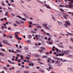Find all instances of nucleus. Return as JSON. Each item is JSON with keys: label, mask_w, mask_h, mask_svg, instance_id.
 I'll return each instance as SVG.
<instances>
[{"label": "nucleus", "mask_w": 73, "mask_h": 73, "mask_svg": "<svg viewBox=\"0 0 73 73\" xmlns=\"http://www.w3.org/2000/svg\"><path fill=\"white\" fill-rule=\"evenodd\" d=\"M8 15V13H7V12H6L5 14L4 15H5V16H7V15Z\"/></svg>", "instance_id": "nucleus-37"}, {"label": "nucleus", "mask_w": 73, "mask_h": 73, "mask_svg": "<svg viewBox=\"0 0 73 73\" xmlns=\"http://www.w3.org/2000/svg\"><path fill=\"white\" fill-rule=\"evenodd\" d=\"M29 28H31L32 27V25H29Z\"/></svg>", "instance_id": "nucleus-59"}, {"label": "nucleus", "mask_w": 73, "mask_h": 73, "mask_svg": "<svg viewBox=\"0 0 73 73\" xmlns=\"http://www.w3.org/2000/svg\"><path fill=\"white\" fill-rule=\"evenodd\" d=\"M3 69L5 70H8V68L5 67H3Z\"/></svg>", "instance_id": "nucleus-18"}, {"label": "nucleus", "mask_w": 73, "mask_h": 73, "mask_svg": "<svg viewBox=\"0 0 73 73\" xmlns=\"http://www.w3.org/2000/svg\"><path fill=\"white\" fill-rule=\"evenodd\" d=\"M65 23H66V24H64L65 27H68V26H70V22L67 21H65Z\"/></svg>", "instance_id": "nucleus-2"}, {"label": "nucleus", "mask_w": 73, "mask_h": 73, "mask_svg": "<svg viewBox=\"0 0 73 73\" xmlns=\"http://www.w3.org/2000/svg\"><path fill=\"white\" fill-rule=\"evenodd\" d=\"M24 60V58H21V59H20L21 61V60Z\"/></svg>", "instance_id": "nucleus-54"}, {"label": "nucleus", "mask_w": 73, "mask_h": 73, "mask_svg": "<svg viewBox=\"0 0 73 73\" xmlns=\"http://www.w3.org/2000/svg\"><path fill=\"white\" fill-rule=\"evenodd\" d=\"M8 61L9 62H10V64H15V63H14L13 62H12L10 60H8Z\"/></svg>", "instance_id": "nucleus-10"}, {"label": "nucleus", "mask_w": 73, "mask_h": 73, "mask_svg": "<svg viewBox=\"0 0 73 73\" xmlns=\"http://www.w3.org/2000/svg\"><path fill=\"white\" fill-rule=\"evenodd\" d=\"M20 22L21 24H24V21H21Z\"/></svg>", "instance_id": "nucleus-51"}, {"label": "nucleus", "mask_w": 73, "mask_h": 73, "mask_svg": "<svg viewBox=\"0 0 73 73\" xmlns=\"http://www.w3.org/2000/svg\"><path fill=\"white\" fill-rule=\"evenodd\" d=\"M43 26H47V24L43 23L42 24Z\"/></svg>", "instance_id": "nucleus-34"}, {"label": "nucleus", "mask_w": 73, "mask_h": 73, "mask_svg": "<svg viewBox=\"0 0 73 73\" xmlns=\"http://www.w3.org/2000/svg\"><path fill=\"white\" fill-rule=\"evenodd\" d=\"M8 9H9V10H12V8L9 7H8Z\"/></svg>", "instance_id": "nucleus-42"}, {"label": "nucleus", "mask_w": 73, "mask_h": 73, "mask_svg": "<svg viewBox=\"0 0 73 73\" xmlns=\"http://www.w3.org/2000/svg\"><path fill=\"white\" fill-rule=\"evenodd\" d=\"M7 45H9V46H12V44H11L9 43H8L7 44Z\"/></svg>", "instance_id": "nucleus-38"}, {"label": "nucleus", "mask_w": 73, "mask_h": 73, "mask_svg": "<svg viewBox=\"0 0 73 73\" xmlns=\"http://www.w3.org/2000/svg\"><path fill=\"white\" fill-rule=\"evenodd\" d=\"M16 23L17 24H19V25H20L21 24V23H20V22H19L18 21H16Z\"/></svg>", "instance_id": "nucleus-19"}, {"label": "nucleus", "mask_w": 73, "mask_h": 73, "mask_svg": "<svg viewBox=\"0 0 73 73\" xmlns=\"http://www.w3.org/2000/svg\"><path fill=\"white\" fill-rule=\"evenodd\" d=\"M7 45H9V46H12V44H11L9 43H8L7 44Z\"/></svg>", "instance_id": "nucleus-39"}, {"label": "nucleus", "mask_w": 73, "mask_h": 73, "mask_svg": "<svg viewBox=\"0 0 73 73\" xmlns=\"http://www.w3.org/2000/svg\"><path fill=\"white\" fill-rule=\"evenodd\" d=\"M56 59H57L58 60H56V61H59V60H61V59L60 58H56Z\"/></svg>", "instance_id": "nucleus-41"}, {"label": "nucleus", "mask_w": 73, "mask_h": 73, "mask_svg": "<svg viewBox=\"0 0 73 73\" xmlns=\"http://www.w3.org/2000/svg\"><path fill=\"white\" fill-rule=\"evenodd\" d=\"M0 56H4V54L3 53L0 52Z\"/></svg>", "instance_id": "nucleus-17"}, {"label": "nucleus", "mask_w": 73, "mask_h": 73, "mask_svg": "<svg viewBox=\"0 0 73 73\" xmlns=\"http://www.w3.org/2000/svg\"><path fill=\"white\" fill-rule=\"evenodd\" d=\"M1 28H2V29L4 30V27L3 26H2L1 27Z\"/></svg>", "instance_id": "nucleus-60"}, {"label": "nucleus", "mask_w": 73, "mask_h": 73, "mask_svg": "<svg viewBox=\"0 0 73 73\" xmlns=\"http://www.w3.org/2000/svg\"><path fill=\"white\" fill-rule=\"evenodd\" d=\"M23 14H24V15L26 17V18H27V19H28L29 18V17H28V15H26L24 13H23Z\"/></svg>", "instance_id": "nucleus-13"}, {"label": "nucleus", "mask_w": 73, "mask_h": 73, "mask_svg": "<svg viewBox=\"0 0 73 73\" xmlns=\"http://www.w3.org/2000/svg\"><path fill=\"white\" fill-rule=\"evenodd\" d=\"M70 40L71 41H73V38H70Z\"/></svg>", "instance_id": "nucleus-45"}, {"label": "nucleus", "mask_w": 73, "mask_h": 73, "mask_svg": "<svg viewBox=\"0 0 73 73\" xmlns=\"http://www.w3.org/2000/svg\"><path fill=\"white\" fill-rule=\"evenodd\" d=\"M54 60H52V64H54Z\"/></svg>", "instance_id": "nucleus-61"}, {"label": "nucleus", "mask_w": 73, "mask_h": 73, "mask_svg": "<svg viewBox=\"0 0 73 73\" xmlns=\"http://www.w3.org/2000/svg\"><path fill=\"white\" fill-rule=\"evenodd\" d=\"M35 26L37 27H38V28H40V29H41V27H40V25L38 24H35Z\"/></svg>", "instance_id": "nucleus-9"}, {"label": "nucleus", "mask_w": 73, "mask_h": 73, "mask_svg": "<svg viewBox=\"0 0 73 73\" xmlns=\"http://www.w3.org/2000/svg\"><path fill=\"white\" fill-rule=\"evenodd\" d=\"M47 36H48L49 37H51V36H52V35H50V34H49V35H47Z\"/></svg>", "instance_id": "nucleus-48"}, {"label": "nucleus", "mask_w": 73, "mask_h": 73, "mask_svg": "<svg viewBox=\"0 0 73 73\" xmlns=\"http://www.w3.org/2000/svg\"><path fill=\"white\" fill-rule=\"evenodd\" d=\"M3 42L4 44H7L8 43V42L7 41V40H3Z\"/></svg>", "instance_id": "nucleus-11"}, {"label": "nucleus", "mask_w": 73, "mask_h": 73, "mask_svg": "<svg viewBox=\"0 0 73 73\" xmlns=\"http://www.w3.org/2000/svg\"><path fill=\"white\" fill-rule=\"evenodd\" d=\"M20 34V32H16L15 33V36L16 38H17V37H18V35Z\"/></svg>", "instance_id": "nucleus-5"}, {"label": "nucleus", "mask_w": 73, "mask_h": 73, "mask_svg": "<svg viewBox=\"0 0 73 73\" xmlns=\"http://www.w3.org/2000/svg\"><path fill=\"white\" fill-rule=\"evenodd\" d=\"M4 2H3L2 3V5H3V6H5V4H4Z\"/></svg>", "instance_id": "nucleus-36"}, {"label": "nucleus", "mask_w": 73, "mask_h": 73, "mask_svg": "<svg viewBox=\"0 0 73 73\" xmlns=\"http://www.w3.org/2000/svg\"><path fill=\"white\" fill-rule=\"evenodd\" d=\"M16 73H20V72L19 71H17L16 72Z\"/></svg>", "instance_id": "nucleus-52"}, {"label": "nucleus", "mask_w": 73, "mask_h": 73, "mask_svg": "<svg viewBox=\"0 0 73 73\" xmlns=\"http://www.w3.org/2000/svg\"><path fill=\"white\" fill-rule=\"evenodd\" d=\"M59 6L60 7H64L63 5H59Z\"/></svg>", "instance_id": "nucleus-53"}, {"label": "nucleus", "mask_w": 73, "mask_h": 73, "mask_svg": "<svg viewBox=\"0 0 73 73\" xmlns=\"http://www.w3.org/2000/svg\"><path fill=\"white\" fill-rule=\"evenodd\" d=\"M55 50H56V52H59V50H58V48H55Z\"/></svg>", "instance_id": "nucleus-35"}, {"label": "nucleus", "mask_w": 73, "mask_h": 73, "mask_svg": "<svg viewBox=\"0 0 73 73\" xmlns=\"http://www.w3.org/2000/svg\"><path fill=\"white\" fill-rule=\"evenodd\" d=\"M40 48L42 50H45V48L44 47H41Z\"/></svg>", "instance_id": "nucleus-15"}, {"label": "nucleus", "mask_w": 73, "mask_h": 73, "mask_svg": "<svg viewBox=\"0 0 73 73\" xmlns=\"http://www.w3.org/2000/svg\"><path fill=\"white\" fill-rule=\"evenodd\" d=\"M1 50L3 52H5V49H4L3 48H1Z\"/></svg>", "instance_id": "nucleus-29"}, {"label": "nucleus", "mask_w": 73, "mask_h": 73, "mask_svg": "<svg viewBox=\"0 0 73 73\" xmlns=\"http://www.w3.org/2000/svg\"><path fill=\"white\" fill-rule=\"evenodd\" d=\"M69 7L70 8H72V5H70L69 6Z\"/></svg>", "instance_id": "nucleus-44"}, {"label": "nucleus", "mask_w": 73, "mask_h": 73, "mask_svg": "<svg viewBox=\"0 0 73 73\" xmlns=\"http://www.w3.org/2000/svg\"><path fill=\"white\" fill-rule=\"evenodd\" d=\"M44 5H45V6L46 7H47V8H48L49 9V8H50V7H49V6H48V5L44 3Z\"/></svg>", "instance_id": "nucleus-14"}, {"label": "nucleus", "mask_w": 73, "mask_h": 73, "mask_svg": "<svg viewBox=\"0 0 73 73\" xmlns=\"http://www.w3.org/2000/svg\"><path fill=\"white\" fill-rule=\"evenodd\" d=\"M44 27H45V28H46V29H47L50 30V29L47 26H45Z\"/></svg>", "instance_id": "nucleus-33"}, {"label": "nucleus", "mask_w": 73, "mask_h": 73, "mask_svg": "<svg viewBox=\"0 0 73 73\" xmlns=\"http://www.w3.org/2000/svg\"><path fill=\"white\" fill-rule=\"evenodd\" d=\"M39 71H40V72H42V73H44V72H45L44 70L41 68H40L39 69Z\"/></svg>", "instance_id": "nucleus-8"}, {"label": "nucleus", "mask_w": 73, "mask_h": 73, "mask_svg": "<svg viewBox=\"0 0 73 73\" xmlns=\"http://www.w3.org/2000/svg\"><path fill=\"white\" fill-rule=\"evenodd\" d=\"M63 16L64 17H65V19H68V18L66 16Z\"/></svg>", "instance_id": "nucleus-55"}, {"label": "nucleus", "mask_w": 73, "mask_h": 73, "mask_svg": "<svg viewBox=\"0 0 73 73\" xmlns=\"http://www.w3.org/2000/svg\"><path fill=\"white\" fill-rule=\"evenodd\" d=\"M60 60L61 61H62V62H65V61H67L66 60H62V59H60Z\"/></svg>", "instance_id": "nucleus-28"}, {"label": "nucleus", "mask_w": 73, "mask_h": 73, "mask_svg": "<svg viewBox=\"0 0 73 73\" xmlns=\"http://www.w3.org/2000/svg\"><path fill=\"white\" fill-rule=\"evenodd\" d=\"M27 63H29V66H34V64H33V62H31V61H30L29 60H27Z\"/></svg>", "instance_id": "nucleus-3"}, {"label": "nucleus", "mask_w": 73, "mask_h": 73, "mask_svg": "<svg viewBox=\"0 0 73 73\" xmlns=\"http://www.w3.org/2000/svg\"><path fill=\"white\" fill-rule=\"evenodd\" d=\"M70 53V50H66L65 51L62 52L61 53H64V54H67V53L69 54Z\"/></svg>", "instance_id": "nucleus-4"}, {"label": "nucleus", "mask_w": 73, "mask_h": 73, "mask_svg": "<svg viewBox=\"0 0 73 73\" xmlns=\"http://www.w3.org/2000/svg\"><path fill=\"white\" fill-rule=\"evenodd\" d=\"M17 40H22V39L21 38H19V37H17Z\"/></svg>", "instance_id": "nucleus-27"}, {"label": "nucleus", "mask_w": 73, "mask_h": 73, "mask_svg": "<svg viewBox=\"0 0 73 73\" xmlns=\"http://www.w3.org/2000/svg\"><path fill=\"white\" fill-rule=\"evenodd\" d=\"M58 23L60 25L61 24H62V23H61V22H59V21H58Z\"/></svg>", "instance_id": "nucleus-47"}, {"label": "nucleus", "mask_w": 73, "mask_h": 73, "mask_svg": "<svg viewBox=\"0 0 73 73\" xmlns=\"http://www.w3.org/2000/svg\"><path fill=\"white\" fill-rule=\"evenodd\" d=\"M17 61V62H21V61H21V60H18Z\"/></svg>", "instance_id": "nucleus-56"}, {"label": "nucleus", "mask_w": 73, "mask_h": 73, "mask_svg": "<svg viewBox=\"0 0 73 73\" xmlns=\"http://www.w3.org/2000/svg\"><path fill=\"white\" fill-rule=\"evenodd\" d=\"M25 50H28V48L27 47H25Z\"/></svg>", "instance_id": "nucleus-46"}, {"label": "nucleus", "mask_w": 73, "mask_h": 73, "mask_svg": "<svg viewBox=\"0 0 73 73\" xmlns=\"http://www.w3.org/2000/svg\"><path fill=\"white\" fill-rule=\"evenodd\" d=\"M22 19L23 20H24V21H26V19H25L24 18H22Z\"/></svg>", "instance_id": "nucleus-58"}, {"label": "nucleus", "mask_w": 73, "mask_h": 73, "mask_svg": "<svg viewBox=\"0 0 73 73\" xmlns=\"http://www.w3.org/2000/svg\"><path fill=\"white\" fill-rule=\"evenodd\" d=\"M55 64L58 65V66H62V62L60 60H55Z\"/></svg>", "instance_id": "nucleus-1"}, {"label": "nucleus", "mask_w": 73, "mask_h": 73, "mask_svg": "<svg viewBox=\"0 0 73 73\" xmlns=\"http://www.w3.org/2000/svg\"><path fill=\"white\" fill-rule=\"evenodd\" d=\"M0 73H4V71H3L2 72H0Z\"/></svg>", "instance_id": "nucleus-64"}, {"label": "nucleus", "mask_w": 73, "mask_h": 73, "mask_svg": "<svg viewBox=\"0 0 73 73\" xmlns=\"http://www.w3.org/2000/svg\"><path fill=\"white\" fill-rule=\"evenodd\" d=\"M38 35H35V37H36V38H38Z\"/></svg>", "instance_id": "nucleus-57"}, {"label": "nucleus", "mask_w": 73, "mask_h": 73, "mask_svg": "<svg viewBox=\"0 0 73 73\" xmlns=\"http://www.w3.org/2000/svg\"><path fill=\"white\" fill-rule=\"evenodd\" d=\"M13 25L15 26V27H17V25L15 23H14L13 24Z\"/></svg>", "instance_id": "nucleus-49"}, {"label": "nucleus", "mask_w": 73, "mask_h": 73, "mask_svg": "<svg viewBox=\"0 0 73 73\" xmlns=\"http://www.w3.org/2000/svg\"><path fill=\"white\" fill-rule=\"evenodd\" d=\"M25 68L26 69H30V68H29V66H25Z\"/></svg>", "instance_id": "nucleus-16"}, {"label": "nucleus", "mask_w": 73, "mask_h": 73, "mask_svg": "<svg viewBox=\"0 0 73 73\" xmlns=\"http://www.w3.org/2000/svg\"><path fill=\"white\" fill-rule=\"evenodd\" d=\"M8 29L9 30H11V29L10 27H8Z\"/></svg>", "instance_id": "nucleus-63"}, {"label": "nucleus", "mask_w": 73, "mask_h": 73, "mask_svg": "<svg viewBox=\"0 0 73 73\" xmlns=\"http://www.w3.org/2000/svg\"><path fill=\"white\" fill-rule=\"evenodd\" d=\"M24 73H29V71H24Z\"/></svg>", "instance_id": "nucleus-30"}, {"label": "nucleus", "mask_w": 73, "mask_h": 73, "mask_svg": "<svg viewBox=\"0 0 73 73\" xmlns=\"http://www.w3.org/2000/svg\"><path fill=\"white\" fill-rule=\"evenodd\" d=\"M27 58V59H28L29 60L31 59V58L29 57L28 56L26 57Z\"/></svg>", "instance_id": "nucleus-43"}, {"label": "nucleus", "mask_w": 73, "mask_h": 73, "mask_svg": "<svg viewBox=\"0 0 73 73\" xmlns=\"http://www.w3.org/2000/svg\"><path fill=\"white\" fill-rule=\"evenodd\" d=\"M43 33L44 34H45V35H49V33H48L46 32H44Z\"/></svg>", "instance_id": "nucleus-22"}, {"label": "nucleus", "mask_w": 73, "mask_h": 73, "mask_svg": "<svg viewBox=\"0 0 73 73\" xmlns=\"http://www.w3.org/2000/svg\"><path fill=\"white\" fill-rule=\"evenodd\" d=\"M51 60V59H50V58L48 59L47 60L48 62H50Z\"/></svg>", "instance_id": "nucleus-32"}, {"label": "nucleus", "mask_w": 73, "mask_h": 73, "mask_svg": "<svg viewBox=\"0 0 73 73\" xmlns=\"http://www.w3.org/2000/svg\"><path fill=\"white\" fill-rule=\"evenodd\" d=\"M48 41H50V40H51V38H48Z\"/></svg>", "instance_id": "nucleus-50"}, {"label": "nucleus", "mask_w": 73, "mask_h": 73, "mask_svg": "<svg viewBox=\"0 0 73 73\" xmlns=\"http://www.w3.org/2000/svg\"><path fill=\"white\" fill-rule=\"evenodd\" d=\"M48 57V56H44L42 57V58H47Z\"/></svg>", "instance_id": "nucleus-23"}, {"label": "nucleus", "mask_w": 73, "mask_h": 73, "mask_svg": "<svg viewBox=\"0 0 73 73\" xmlns=\"http://www.w3.org/2000/svg\"><path fill=\"white\" fill-rule=\"evenodd\" d=\"M26 41L27 42H28V43H29V44L31 43V41L30 40H27Z\"/></svg>", "instance_id": "nucleus-24"}, {"label": "nucleus", "mask_w": 73, "mask_h": 73, "mask_svg": "<svg viewBox=\"0 0 73 73\" xmlns=\"http://www.w3.org/2000/svg\"><path fill=\"white\" fill-rule=\"evenodd\" d=\"M16 51H17V52H21V50H18V49H17V50H16Z\"/></svg>", "instance_id": "nucleus-26"}, {"label": "nucleus", "mask_w": 73, "mask_h": 73, "mask_svg": "<svg viewBox=\"0 0 73 73\" xmlns=\"http://www.w3.org/2000/svg\"><path fill=\"white\" fill-rule=\"evenodd\" d=\"M52 18L55 21V17H53V16H52Z\"/></svg>", "instance_id": "nucleus-31"}, {"label": "nucleus", "mask_w": 73, "mask_h": 73, "mask_svg": "<svg viewBox=\"0 0 73 73\" xmlns=\"http://www.w3.org/2000/svg\"><path fill=\"white\" fill-rule=\"evenodd\" d=\"M7 37H9V38H13L12 35H7Z\"/></svg>", "instance_id": "nucleus-7"}, {"label": "nucleus", "mask_w": 73, "mask_h": 73, "mask_svg": "<svg viewBox=\"0 0 73 73\" xmlns=\"http://www.w3.org/2000/svg\"><path fill=\"white\" fill-rule=\"evenodd\" d=\"M70 1V0H64V1L66 2H67V1ZM73 3V0H71V2H68L69 4H72Z\"/></svg>", "instance_id": "nucleus-6"}, {"label": "nucleus", "mask_w": 73, "mask_h": 73, "mask_svg": "<svg viewBox=\"0 0 73 73\" xmlns=\"http://www.w3.org/2000/svg\"><path fill=\"white\" fill-rule=\"evenodd\" d=\"M35 57H39L40 56L37 54H36L35 55Z\"/></svg>", "instance_id": "nucleus-21"}, {"label": "nucleus", "mask_w": 73, "mask_h": 73, "mask_svg": "<svg viewBox=\"0 0 73 73\" xmlns=\"http://www.w3.org/2000/svg\"><path fill=\"white\" fill-rule=\"evenodd\" d=\"M6 2L7 3H9V2L8 1V0L6 1Z\"/></svg>", "instance_id": "nucleus-62"}, {"label": "nucleus", "mask_w": 73, "mask_h": 73, "mask_svg": "<svg viewBox=\"0 0 73 73\" xmlns=\"http://www.w3.org/2000/svg\"><path fill=\"white\" fill-rule=\"evenodd\" d=\"M38 52H40V53H43L44 51H43V50H42L40 49L38 50Z\"/></svg>", "instance_id": "nucleus-20"}, {"label": "nucleus", "mask_w": 73, "mask_h": 73, "mask_svg": "<svg viewBox=\"0 0 73 73\" xmlns=\"http://www.w3.org/2000/svg\"><path fill=\"white\" fill-rule=\"evenodd\" d=\"M67 33L68 34V35H70V36H73V34H71L67 32Z\"/></svg>", "instance_id": "nucleus-25"}, {"label": "nucleus", "mask_w": 73, "mask_h": 73, "mask_svg": "<svg viewBox=\"0 0 73 73\" xmlns=\"http://www.w3.org/2000/svg\"><path fill=\"white\" fill-rule=\"evenodd\" d=\"M11 52H13V53H15L16 52L14 51L13 50H12Z\"/></svg>", "instance_id": "nucleus-40"}, {"label": "nucleus", "mask_w": 73, "mask_h": 73, "mask_svg": "<svg viewBox=\"0 0 73 73\" xmlns=\"http://www.w3.org/2000/svg\"><path fill=\"white\" fill-rule=\"evenodd\" d=\"M27 37L29 38L30 39H31V37H32V35H29L27 36Z\"/></svg>", "instance_id": "nucleus-12"}]
</instances>
